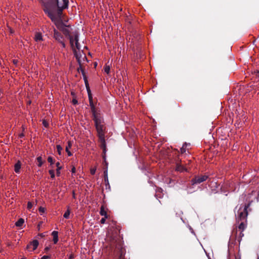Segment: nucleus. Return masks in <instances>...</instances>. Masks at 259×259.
Instances as JSON below:
<instances>
[{"label":"nucleus","instance_id":"obj_1","mask_svg":"<svg viewBox=\"0 0 259 259\" xmlns=\"http://www.w3.org/2000/svg\"><path fill=\"white\" fill-rule=\"evenodd\" d=\"M90 105L91 111L94 117V120L95 122L96 127L98 133L99 138L102 145H105V127L102 124L103 119L99 112H97L96 108L93 104L92 97L89 95Z\"/></svg>","mask_w":259,"mask_h":259},{"label":"nucleus","instance_id":"obj_2","mask_svg":"<svg viewBox=\"0 0 259 259\" xmlns=\"http://www.w3.org/2000/svg\"><path fill=\"white\" fill-rule=\"evenodd\" d=\"M70 43L73 50L74 54L79 64L83 63L87 60L85 54L80 50V47L78 43V35L73 34L69 35Z\"/></svg>","mask_w":259,"mask_h":259},{"label":"nucleus","instance_id":"obj_3","mask_svg":"<svg viewBox=\"0 0 259 259\" xmlns=\"http://www.w3.org/2000/svg\"><path fill=\"white\" fill-rule=\"evenodd\" d=\"M247 206L246 205L240 207L236 217V220L238 223H239L240 221H242V220H246L247 216Z\"/></svg>","mask_w":259,"mask_h":259},{"label":"nucleus","instance_id":"obj_4","mask_svg":"<svg viewBox=\"0 0 259 259\" xmlns=\"http://www.w3.org/2000/svg\"><path fill=\"white\" fill-rule=\"evenodd\" d=\"M208 179V177L206 175L195 177L192 180L191 183L192 185L200 184L205 181Z\"/></svg>","mask_w":259,"mask_h":259},{"label":"nucleus","instance_id":"obj_5","mask_svg":"<svg viewBox=\"0 0 259 259\" xmlns=\"http://www.w3.org/2000/svg\"><path fill=\"white\" fill-rule=\"evenodd\" d=\"M38 245V242L36 240H34L31 242H30L28 245H27V249L29 251H34L35 250Z\"/></svg>","mask_w":259,"mask_h":259},{"label":"nucleus","instance_id":"obj_6","mask_svg":"<svg viewBox=\"0 0 259 259\" xmlns=\"http://www.w3.org/2000/svg\"><path fill=\"white\" fill-rule=\"evenodd\" d=\"M54 35L55 39L57 40L58 41H59L62 44L63 47L64 48L65 47V45L62 40V36L60 34V33L55 30Z\"/></svg>","mask_w":259,"mask_h":259},{"label":"nucleus","instance_id":"obj_7","mask_svg":"<svg viewBox=\"0 0 259 259\" xmlns=\"http://www.w3.org/2000/svg\"><path fill=\"white\" fill-rule=\"evenodd\" d=\"M239 225L238 226V229L239 230L243 231L246 228L247 226V220H242L240 221Z\"/></svg>","mask_w":259,"mask_h":259},{"label":"nucleus","instance_id":"obj_8","mask_svg":"<svg viewBox=\"0 0 259 259\" xmlns=\"http://www.w3.org/2000/svg\"><path fill=\"white\" fill-rule=\"evenodd\" d=\"M107 209L104 205H102L100 208V213L101 215L104 216L105 218H108Z\"/></svg>","mask_w":259,"mask_h":259},{"label":"nucleus","instance_id":"obj_9","mask_svg":"<svg viewBox=\"0 0 259 259\" xmlns=\"http://www.w3.org/2000/svg\"><path fill=\"white\" fill-rule=\"evenodd\" d=\"M34 40L36 42H40L42 41L43 39L42 34L40 32H36L34 35Z\"/></svg>","mask_w":259,"mask_h":259},{"label":"nucleus","instance_id":"obj_10","mask_svg":"<svg viewBox=\"0 0 259 259\" xmlns=\"http://www.w3.org/2000/svg\"><path fill=\"white\" fill-rule=\"evenodd\" d=\"M52 235L53 237V242L54 244H56L58 241V233L57 231H54L52 233Z\"/></svg>","mask_w":259,"mask_h":259},{"label":"nucleus","instance_id":"obj_11","mask_svg":"<svg viewBox=\"0 0 259 259\" xmlns=\"http://www.w3.org/2000/svg\"><path fill=\"white\" fill-rule=\"evenodd\" d=\"M72 146V143L70 141H68L67 143V145L66 147V151L67 153L68 156H71L72 155L71 152L69 151V149L71 148Z\"/></svg>","mask_w":259,"mask_h":259},{"label":"nucleus","instance_id":"obj_12","mask_svg":"<svg viewBox=\"0 0 259 259\" xmlns=\"http://www.w3.org/2000/svg\"><path fill=\"white\" fill-rule=\"evenodd\" d=\"M176 170L178 171H180L181 172H183L184 171H187V168L184 167L182 164H177L176 167Z\"/></svg>","mask_w":259,"mask_h":259},{"label":"nucleus","instance_id":"obj_13","mask_svg":"<svg viewBox=\"0 0 259 259\" xmlns=\"http://www.w3.org/2000/svg\"><path fill=\"white\" fill-rule=\"evenodd\" d=\"M56 166H57V176H59L60 175V170L62 169V167L60 165V163L58 162L56 163Z\"/></svg>","mask_w":259,"mask_h":259},{"label":"nucleus","instance_id":"obj_14","mask_svg":"<svg viewBox=\"0 0 259 259\" xmlns=\"http://www.w3.org/2000/svg\"><path fill=\"white\" fill-rule=\"evenodd\" d=\"M21 168V164L19 162L16 163L15 165V171L16 173H19L20 172V169Z\"/></svg>","mask_w":259,"mask_h":259},{"label":"nucleus","instance_id":"obj_15","mask_svg":"<svg viewBox=\"0 0 259 259\" xmlns=\"http://www.w3.org/2000/svg\"><path fill=\"white\" fill-rule=\"evenodd\" d=\"M24 223V220L23 219H20L16 222L15 225L17 227H21Z\"/></svg>","mask_w":259,"mask_h":259},{"label":"nucleus","instance_id":"obj_16","mask_svg":"<svg viewBox=\"0 0 259 259\" xmlns=\"http://www.w3.org/2000/svg\"><path fill=\"white\" fill-rule=\"evenodd\" d=\"M37 165L39 166V167H41V165H42L43 164V161H42V158L41 156H39L37 158Z\"/></svg>","mask_w":259,"mask_h":259},{"label":"nucleus","instance_id":"obj_17","mask_svg":"<svg viewBox=\"0 0 259 259\" xmlns=\"http://www.w3.org/2000/svg\"><path fill=\"white\" fill-rule=\"evenodd\" d=\"M70 211L69 208L67 210V211L64 213L63 217L65 219H68L70 215Z\"/></svg>","mask_w":259,"mask_h":259},{"label":"nucleus","instance_id":"obj_18","mask_svg":"<svg viewBox=\"0 0 259 259\" xmlns=\"http://www.w3.org/2000/svg\"><path fill=\"white\" fill-rule=\"evenodd\" d=\"M105 72L108 74L110 72V68L109 65H106L104 67Z\"/></svg>","mask_w":259,"mask_h":259},{"label":"nucleus","instance_id":"obj_19","mask_svg":"<svg viewBox=\"0 0 259 259\" xmlns=\"http://www.w3.org/2000/svg\"><path fill=\"white\" fill-rule=\"evenodd\" d=\"M56 148H57V152H58V154L59 155H61V151L62 150V147L60 145H57Z\"/></svg>","mask_w":259,"mask_h":259},{"label":"nucleus","instance_id":"obj_20","mask_svg":"<svg viewBox=\"0 0 259 259\" xmlns=\"http://www.w3.org/2000/svg\"><path fill=\"white\" fill-rule=\"evenodd\" d=\"M96 169H97L96 166H95L94 167L91 168V169H90V172H91V174L92 175H95V174L96 173Z\"/></svg>","mask_w":259,"mask_h":259},{"label":"nucleus","instance_id":"obj_21","mask_svg":"<svg viewBox=\"0 0 259 259\" xmlns=\"http://www.w3.org/2000/svg\"><path fill=\"white\" fill-rule=\"evenodd\" d=\"M34 203H32L31 202H28L27 203V208L28 209L30 210L32 208L33 206Z\"/></svg>","mask_w":259,"mask_h":259},{"label":"nucleus","instance_id":"obj_22","mask_svg":"<svg viewBox=\"0 0 259 259\" xmlns=\"http://www.w3.org/2000/svg\"><path fill=\"white\" fill-rule=\"evenodd\" d=\"M187 146V145L186 144H185L183 145V147L181 149V152L182 153H183L186 151V148Z\"/></svg>","mask_w":259,"mask_h":259},{"label":"nucleus","instance_id":"obj_23","mask_svg":"<svg viewBox=\"0 0 259 259\" xmlns=\"http://www.w3.org/2000/svg\"><path fill=\"white\" fill-rule=\"evenodd\" d=\"M50 175H51V177L52 179L55 178V171L54 170H50L49 171Z\"/></svg>","mask_w":259,"mask_h":259},{"label":"nucleus","instance_id":"obj_24","mask_svg":"<svg viewBox=\"0 0 259 259\" xmlns=\"http://www.w3.org/2000/svg\"><path fill=\"white\" fill-rule=\"evenodd\" d=\"M38 210L40 214H42L45 212L46 209L44 207L40 206L39 207Z\"/></svg>","mask_w":259,"mask_h":259},{"label":"nucleus","instance_id":"obj_25","mask_svg":"<svg viewBox=\"0 0 259 259\" xmlns=\"http://www.w3.org/2000/svg\"><path fill=\"white\" fill-rule=\"evenodd\" d=\"M48 161L49 162H50L51 164L53 163V159L52 157H49L48 158Z\"/></svg>","mask_w":259,"mask_h":259},{"label":"nucleus","instance_id":"obj_26","mask_svg":"<svg viewBox=\"0 0 259 259\" xmlns=\"http://www.w3.org/2000/svg\"><path fill=\"white\" fill-rule=\"evenodd\" d=\"M106 219L107 218H105V217L102 218V219L100 221L101 223L102 224H104Z\"/></svg>","mask_w":259,"mask_h":259},{"label":"nucleus","instance_id":"obj_27","mask_svg":"<svg viewBox=\"0 0 259 259\" xmlns=\"http://www.w3.org/2000/svg\"><path fill=\"white\" fill-rule=\"evenodd\" d=\"M50 257L48 255H44L41 258V259H50Z\"/></svg>","mask_w":259,"mask_h":259},{"label":"nucleus","instance_id":"obj_28","mask_svg":"<svg viewBox=\"0 0 259 259\" xmlns=\"http://www.w3.org/2000/svg\"><path fill=\"white\" fill-rule=\"evenodd\" d=\"M72 103H73V104H74V105H75V104H76L77 103V100H76V99H73L72 100Z\"/></svg>","mask_w":259,"mask_h":259},{"label":"nucleus","instance_id":"obj_29","mask_svg":"<svg viewBox=\"0 0 259 259\" xmlns=\"http://www.w3.org/2000/svg\"><path fill=\"white\" fill-rule=\"evenodd\" d=\"M42 123L44 124V125L45 126V127H47L48 126V123L47 121H46L45 120H44L43 122H42Z\"/></svg>","mask_w":259,"mask_h":259},{"label":"nucleus","instance_id":"obj_30","mask_svg":"<svg viewBox=\"0 0 259 259\" xmlns=\"http://www.w3.org/2000/svg\"><path fill=\"white\" fill-rule=\"evenodd\" d=\"M71 172L73 174H74L76 172V168L74 166H73L71 169Z\"/></svg>","mask_w":259,"mask_h":259},{"label":"nucleus","instance_id":"obj_31","mask_svg":"<svg viewBox=\"0 0 259 259\" xmlns=\"http://www.w3.org/2000/svg\"><path fill=\"white\" fill-rule=\"evenodd\" d=\"M49 249H50V247H46V248H45V250L46 251H48V250H49Z\"/></svg>","mask_w":259,"mask_h":259},{"label":"nucleus","instance_id":"obj_32","mask_svg":"<svg viewBox=\"0 0 259 259\" xmlns=\"http://www.w3.org/2000/svg\"><path fill=\"white\" fill-rule=\"evenodd\" d=\"M235 259H241L240 256H236Z\"/></svg>","mask_w":259,"mask_h":259},{"label":"nucleus","instance_id":"obj_33","mask_svg":"<svg viewBox=\"0 0 259 259\" xmlns=\"http://www.w3.org/2000/svg\"><path fill=\"white\" fill-rule=\"evenodd\" d=\"M64 33L66 34V35H68V33H67V31L65 29V31H64Z\"/></svg>","mask_w":259,"mask_h":259},{"label":"nucleus","instance_id":"obj_34","mask_svg":"<svg viewBox=\"0 0 259 259\" xmlns=\"http://www.w3.org/2000/svg\"><path fill=\"white\" fill-rule=\"evenodd\" d=\"M256 75L258 76L259 77V71H257L256 72Z\"/></svg>","mask_w":259,"mask_h":259},{"label":"nucleus","instance_id":"obj_35","mask_svg":"<svg viewBox=\"0 0 259 259\" xmlns=\"http://www.w3.org/2000/svg\"><path fill=\"white\" fill-rule=\"evenodd\" d=\"M122 254L121 253V255H120V259H122Z\"/></svg>","mask_w":259,"mask_h":259},{"label":"nucleus","instance_id":"obj_36","mask_svg":"<svg viewBox=\"0 0 259 259\" xmlns=\"http://www.w3.org/2000/svg\"><path fill=\"white\" fill-rule=\"evenodd\" d=\"M13 62H14V63L15 64H16V63H17V61H16V60H14V61H13Z\"/></svg>","mask_w":259,"mask_h":259},{"label":"nucleus","instance_id":"obj_37","mask_svg":"<svg viewBox=\"0 0 259 259\" xmlns=\"http://www.w3.org/2000/svg\"><path fill=\"white\" fill-rule=\"evenodd\" d=\"M73 197L74 198L75 197V194H74V193L73 192Z\"/></svg>","mask_w":259,"mask_h":259}]
</instances>
